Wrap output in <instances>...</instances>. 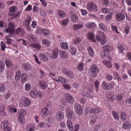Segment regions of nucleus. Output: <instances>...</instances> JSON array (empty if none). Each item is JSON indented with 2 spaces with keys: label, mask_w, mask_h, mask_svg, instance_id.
Segmentation results:
<instances>
[{
  "label": "nucleus",
  "mask_w": 131,
  "mask_h": 131,
  "mask_svg": "<svg viewBox=\"0 0 131 131\" xmlns=\"http://www.w3.org/2000/svg\"><path fill=\"white\" fill-rule=\"evenodd\" d=\"M48 109V108H45L42 110L41 114L42 117L47 115L49 112Z\"/></svg>",
  "instance_id": "obj_26"
},
{
  "label": "nucleus",
  "mask_w": 131,
  "mask_h": 131,
  "mask_svg": "<svg viewBox=\"0 0 131 131\" xmlns=\"http://www.w3.org/2000/svg\"><path fill=\"white\" fill-rule=\"evenodd\" d=\"M21 73L20 71H18L16 73V75L15 77V80L18 81L20 79L21 77Z\"/></svg>",
  "instance_id": "obj_32"
},
{
  "label": "nucleus",
  "mask_w": 131,
  "mask_h": 131,
  "mask_svg": "<svg viewBox=\"0 0 131 131\" xmlns=\"http://www.w3.org/2000/svg\"><path fill=\"white\" fill-rule=\"evenodd\" d=\"M125 15L122 13H118L116 14L115 18L118 21H121L125 19Z\"/></svg>",
  "instance_id": "obj_11"
},
{
  "label": "nucleus",
  "mask_w": 131,
  "mask_h": 131,
  "mask_svg": "<svg viewBox=\"0 0 131 131\" xmlns=\"http://www.w3.org/2000/svg\"><path fill=\"white\" fill-rule=\"evenodd\" d=\"M106 96L108 100L111 102H113L115 100L114 94V92L110 91L106 94Z\"/></svg>",
  "instance_id": "obj_12"
},
{
  "label": "nucleus",
  "mask_w": 131,
  "mask_h": 131,
  "mask_svg": "<svg viewBox=\"0 0 131 131\" xmlns=\"http://www.w3.org/2000/svg\"><path fill=\"white\" fill-rule=\"evenodd\" d=\"M15 32L17 34L19 33L23 34L25 33V31L23 29L18 28L16 30Z\"/></svg>",
  "instance_id": "obj_54"
},
{
  "label": "nucleus",
  "mask_w": 131,
  "mask_h": 131,
  "mask_svg": "<svg viewBox=\"0 0 131 131\" xmlns=\"http://www.w3.org/2000/svg\"><path fill=\"white\" fill-rule=\"evenodd\" d=\"M42 43L46 46H48L49 45V40L47 39H44L42 41Z\"/></svg>",
  "instance_id": "obj_59"
},
{
  "label": "nucleus",
  "mask_w": 131,
  "mask_h": 131,
  "mask_svg": "<svg viewBox=\"0 0 131 131\" xmlns=\"http://www.w3.org/2000/svg\"><path fill=\"white\" fill-rule=\"evenodd\" d=\"M96 39L98 41H100L101 44L103 45L106 42L107 39L106 38L103 32L100 36L97 35L96 36Z\"/></svg>",
  "instance_id": "obj_7"
},
{
  "label": "nucleus",
  "mask_w": 131,
  "mask_h": 131,
  "mask_svg": "<svg viewBox=\"0 0 131 131\" xmlns=\"http://www.w3.org/2000/svg\"><path fill=\"white\" fill-rule=\"evenodd\" d=\"M102 62L103 64L109 68H111L112 67V64L110 62L106 60H103Z\"/></svg>",
  "instance_id": "obj_28"
},
{
  "label": "nucleus",
  "mask_w": 131,
  "mask_h": 131,
  "mask_svg": "<svg viewBox=\"0 0 131 131\" xmlns=\"http://www.w3.org/2000/svg\"><path fill=\"white\" fill-rule=\"evenodd\" d=\"M25 114L21 113L19 115L18 117V122L22 124H23L25 122L24 115Z\"/></svg>",
  "instance_id": "obj_14"
},
{
  "label": "nucleus",
  "mask_w": 131,
  "mask_h": 131,
  "mask_svg": "<svg viewBox=\"0 0 131 131\" xmlns=\"http://www.w3.org/2000/svg\"><path fill=\"white\" fill-rule=\"evenodd\" d=\"M5 63L3 61H0V72H2L4 69Z\"/></svg>",
  "instance_id": "obj_39"
},
{
  "label": "nucleus",
  "mask_w": 131,
  "mask_h": 131,
  "mask_svg": "<svg viewBox=\"0 0 131 131\" xmlns=\"http://www.w3.org/2000/svg\"><path fill=\"white\" fill-rule=\"evenodd\" d=\"M82 24H75L74 25L73 29L74 31H77L83 27Z\"/></svg>",
  "instance_id": "obj_29"
},
{
  "label": "nucleus",
  "mask_w": 131,
  "mask_h": 131,
  "mask_svg": "<svg viewBox=\"0 0 131 131\" xmlns=\"http://www.w3.org/2000/svg\"><path fill=\"white\" fill-rule=\"evenodd\" d=\"M62 86L65 89L68 90H70L71 89V87L68 84H63Z\"/></svg>",
  "instance_id": "obj_63"
},
{
  "label": "nucleus",
  "mask_w": 131,
  "mask_h": 131,
  "mask_svg": "<svg viewBox=\"0 0 131 131\" xmlns=\"http://www.w3.org/2000/svg\"><path fill=\"white\" fill-rule=\"evenodd\" d=\"M86 8L89 11L91 12H96L97 10L96 4L92 2L87 3Z\"/></svg>",
  "instance_id": "obj_2"
},
{
  "label": "nucleus",
  "mask_w": 131,
  "mask_h": 131,
  "mask_svg": "<svg viewBox=\"0 0 131 131\" xmlns=\"http://www.w3.org/2000/svg\"><path fill=\"white\" fill-rule=\"evenodd\" d=\"M71 21L73 22H75L78 20V18L77 16L74 15H72L71 17Z\"/></svg>",
  "instance_id": "obj_41"
},
{
  "label": "nucleus",
  "mask_w": 131,
  "mask_h": 131,
  "mask_svg": "<svg viewBox=\"0 0 131 131\" xmlns=\"http://www.w3.org/2000/svg\"><path fill=\"white\" fill-rule=\"evenodd\" d=\"M67 126L68 129L72 130L73 129V126L71 121L70 120L67 121Z\"/></svg>",
  "instance_id": "obj_33"
},
{
  "label": "nucleus",
  "mask_w": 131,
  "mask_h": 131,
  "mask_svg": "<svg viewBox=\"0 0 131 131\" xmlns=\"http://www.w3.org/2000/svg\"><path fill=\"white\" fill-rule=\"evenodd\" d=\"M30 46L32 47L35 48L37 49H40L41 48V46L38 44H30Z\"/></svg>",
  "instance_id": "obj_58"
},
{
  "label": "nucleus",
  "mask_w": 131,
  "mask_h": 131,
  "mask_svg": "<svg viewBox=\"0 0 131 131\" xmlns=\"http://www.w3.org/2000/svg\"><path fill=\"white\" fill-rule=\"evenodd\" d=\"M94 84L95 88L96 89V92H97L98 91V89L99 85V81L97 80H96Z\"/></svg>",
  "instance_id": "obj_60"
},
{
  "label": "nucleus",
  "mask_w": 131,
  "mask_h": 131,
  "mask_svg": "<svg viewBox=\"0 0 131 131\" xmlns=\"http://www.w3.org/2000/svg\"><path fill=\"white\" fill-rule=\"evenodd\" d=\"M31 20V18L29 16L27 17V20L23 23V26L28 31H29L31 30L30 23Z\"/></svg>",
  "instance_id": "obj_8"
},
{
  "label": "nucleus",
  "mask_w": 131,
  "mask_h": 131,
  "mask_svg": "<svg viewBox=\"0 0 131 131\" xmlns=\"http://www.w3.org/2000/svg\"><path fill=\"white\" fill-rule=\"evenodd\" d=\"M111 28L112 30L115 31L116 33L117 34L119 33V32L118 31L117 27L115 26L112 25L111 26Z\"/></svg>",
  "instance_id": "obj_61"
},
{
  "label": "nucleus",
  "mask_w": 131,
  "mask_h": 131,
  "mask_svg": "<svg viewBox=\"0 0 131 131\" xmlns=\"http://www.w3.org/2000/svg\"><path fill=\"white\" fill-rule=\"evenodd\" d=\"M88 86L89 88H88V91L90 93H89V92H86L85 91L83 90L81 92V94L83 95L87 98L89 99L91 98L92 96L91 94L92 92V91L93 90V87L91 84L89 85Z\"/></svg>",
  "instance_id": "obj_3"
},
{
  "label": "nucleus",
  "mask_w": 131,
  "mask_h": 131,
  "mask_svg": "<svg viewBox=\"0 0 131 131\" xmlns=\"http://www.w3.org/2000/svg\"><path fill=\"white\" fill-rule=\"evenodd\" d=\"M64 97L68 103L72 104L74 102V98L69 93H66L64 95Z\"/></svg>",
  "instance_id": "obj_10"
},
{
  "label": "nucleus",
  "mask_w": 131,
  "mask_h": 131,
  "mask_svg": "<svg viewBox=\"0 0 131 131\" xmlns=\"http://www.w3.org/2000/svg\"><path fill=\"white\" fill-rule=\"evenodd\" d=\"M8 122L7 120H5L4 121L2 122L1 124V128L3 129L8 125Z\"/></svg>",
  "instance_id": "obj_40"
},
{
  "label": "nucleus",
  "mask_w": 131,
  "mask_h": 131,
  "mask_svg": "<svg viewBox=\"0 0 131 131\" xmlns=\"http://www.w3.org/2000/svg\"><path fill=\"white\" fill-rule=\"evenodd\" d=\"M69 20V19L68 18L63 19L61 22L62 25L63 26H66L68 23Z\"/></svg>",
  "instance_id": "obj_51"
},
{
  "label": "nucleus",
  "mask_w": 131,
  "mask_h": 131,
  "mask_svg": "<svg viewBox=\"0 0 131 131\" xmlns=\"http://www.w3.org/2000/svg\"><path fill=\"white\" fill-rule=\"evenodd\" d=\"M131 125L129 122L127 121L124 122L122 126L125 129L128 128L130 127Z\"/></svg>",
  "instance_id": "obj_30"
},
{
  "label": "nucleus",
  "mask_w": 131,
  "mask_h": 131,
  "mask_svg": "<svg viewBox=\"0 0 131 131\" xmlns=\"http://www.w3.org/2000/svg\"><path fill=\"white\" fill-rule=\"evenodd\" d=\"M28 39L31 43H35L37 42V40L35 36L31 34L27 35Z\"/></svg>",
  "instance_id": "obj_15"
},
{
  "label": "nucleus",
  "mask_w": 131,
  "mask_h": 131,
  "mask_svg": "<svg viewBox=\"0 0 131 131\" xmlns=\"http://www.w3.org/2000/svg\"><path fill=\"white\" fill-rule=\"evenodd\" d=\"M87 38L90 40L94 42H96L95 38L94 35L92 32H89L87 35Z\"/></svg>",
  "instance_id": "obj_13"
},
{
  "label": "nucleus",
  "mask_w": 131,
  "mask_h": 131,
  "mask_svg": "<svg viewBox=\"0 0 131 131\" xmlns=\"http://www.w3.org/2000/svg\"><path fill=\"white\" fill-rule=\"evenodd\" d=\"M2 109H1V110L0 111V114L2 116H7V113L5 111V107L4 106H2Z\"/></svg>",
  "instance_id": "obj_34"
},
{
  "label": "nucleus",
  "mask_w": 131,
  "mask_h": 131,
  "mask_svg": "<svg viewBox=\"0 0 131 131\" xmlns=\"http://www.w3.org/2000/svg\"><path fill=\"white\" fill-rule=\"evenodd\" d=\"M100 111V108L97 107H96L94 108H91L90 110V113L97 114L99 113Z\"/></svg>",
  "instance_id": "obj_18"
},
{
  "label": "nucleus",
  "mask_w": 131,
  "mask_h": 131,
  "mask_svg": "<svg viewBox=\"0 0 131 131\" xmlns=\"http://www.w3.org/2000/svg\"><path fill=\"white\" fill-rule=\"evenodd\" d=\"M6 86L5 85L2 83H0V91L3 92L5 90Z\"/></svg>",
  "instance_id": "obj_53"
},
{
  "label": "nucleus",
  "mask_w": 131,
  "mask_h": 131,
  "mask_svg": "<svg viewBox=\"0 0 131 131\" xmlns=\"http://www.w3.org/2000/svg\"><path fill=\"white\" fill-rule=\"evenodd\" d=\"M61 47L62 48L64 49H67L68 48V45L67 43L62 42L60 43Z\"/></svg>",
  "instance_id": "obj_31"
},
{
  "label": "nucleus",
  "mask_w": 131,
  "mask_h": 131,
  "mask_svg": "<svg viewBox=\"0 0 131 131\" xmlns=\"http://www.w3.org/2000/svg\"><path fill=\"white\" fill-rule=\"evenodd\" d=\"M66 75L71 79L73 78L74 77L73 72L70 70Z\"/></svg>",
  "instance_id": "obj_49"
},
{
  "label": "nucleus",
  "mask_w": 131,
  "mask_h": 131,
  "mask_svg": "<svg viewBox=\"0 0 131 131\" xmlns=\"http://www.w3.org/2000/svg\"><path fill=\"white\" fill-rule=\"evenodd\" d=\"M118 48L119 51L122 53H123L125 51V48L124 46L121 44L119 43L118 45Z\"/></svg>",
  "instance_id": "obj_37"
},
{
  "label": "nucleus",
  "mask_w": 131,
  "mask_h": 131,
  "mask_svg": "<svg viewBox=\"0 0 131 131\" xmlns=\"http://www.w3.org/2000/svg\"><path fill=\"white\" fill-rule=\"evenodd\" d=\"M86 27L89 28H95L96 27V25L94 23H88L86 25Z\"/></svg>",
  "instance_id": "obj_35"
},
{
  "label": "nucleus",
  "mask_w": 131,
  "mask_h": 131,
  "mask_svg": "<svg viewBox=\"0 0 131 131\" xmlns=\"http://www.w3.org/2000/svg\"><path fill=\"white\" fill-rule=\"evenodd\" d=\"M82 41L81 39L79 37L75 38L73 40L72 43L73 45H76L80 43Z\"/></svg>",
  "instance_id": "obj_24"
},
{
  "label": "nucleus",
  "mask_w": 131,
  "mask_h": 131,
  "mask_svg": "<svg viewBox=\"0 0 131 131\" xmlns=\"http://www.w3.org/2000/svg\"><path fill=\"white\" fill-rule=\"evenodd\" d=\"M123 94H121L118 95L116 97V99L117 102L121 104H122L123 103L124 101L123 100Z\"/></svg>",
  "instance_id": "obj_20"
},
{
  "label": "nucleus",
  "mask_w": 131,
  "mask_h": 131,
  "mask_svg": "<svg viewBox=\"0 0 131 131\" xmlns=\"http://www.w3.org/2000/svg\"><path fill=\"white\" fill-rule=\"evenodd\" d=\"M88 51L89 55L91 57L94 56V51L93 48L91 47L88 46Z\"/></svg>",
  "instance_id": "obj_25"
},
{
  "label": "nucleus",
  "mask_w": 131,
  "mask_h": 131,
  "mask_svg": "<svg viewBox=\"0 0 131 131\" xmlns=\"http://www.w3.org/2000/svg\"><path fill=\"white\" fill-rule=\"evenodd\" d=\"M121 118L122 120L123 121H124L127 118V115L125 113L122 112L121 113Z\"/></svg>",
  "instance_id": "obj_52"
},
{
  "label": "nucleus",
  "mask_w": 131,
  "mask_h": 131,
  "mask_svg": "<svg viewBox=\"0 0 131 131\" xmlns=\"http://www.w3.org/2000/svg\"><path fill=\"white\" fill-rule=\"evenodd\" d=\"M72 111L70 109L66 110V116L68 118H71L73 116Z\"/></svg>",
  "instance_id": "obj_23"
},
{
  "label": "nucleus",
  "mask_w": 131,
  "mask_h": 131,
  "mask_svg": "<svg viewBox=\"0 0 131 131\" xmlns=\"http://www.w3.org/2000/svg\"><path fill=\"white\" fill-rule=\"evenodd\" d=\"M99 28L104 31H106L107 30L106 27L102 24H100L99 25Z\"/></svg>",
  "instance_id": "obj_48"
},
{
  "label": "nucleus",
  "mask_w": 131,
  "mask_h": 131,
  "mask_svg": "<svg viewBox=\"0 0 131 131\" xmlns=\"http://www.w3.org/2000/svg\"><path fill=\"white\" fill-rule=\"evenodd\" d=\"M64 115L63 113L61 111L57 113L56 119L58 121H61L63 119Z\"/></svg>",
  "instance_id": "obj_16"
},
{
  "label": "nucleus",
  "mask_w": 131,
  "mask_h": 131,
  "mask_svg": "<svg viewBox=\"0 0 131 131\" xmlns=\"http://www.w3.org/2000/svg\"><path fill=\"white\" fill-rule=\"evenodd\" d=\"M39 85L41 89H45L47 88L46 82L43 81H40L39 82Z\"/></svg>",
  "instance_id": "obj_22"
},
{
  "label": "nucleus",
  "mask_w": 131,
  "mask_h": 131,
  "mask_svg": "<svg viewBox=\"0 0 131 131\" xmlns=\"http://www.w3.org/2000/svg\"><path fill=\"white\" fill-rule=\"evenodd\" d=\"M39 57L40 59L44 61H47L48 60V59L47 57L43 53L40 54Z\"/></svg>",
  "instance_id": "obj_27"
},
{
  "label": "nucleus",
  "mask_w": 131,
  "mask_h": 131,
  "mask_svg": "<svg viewBox=\"0 0 131 131\" xmlns=\"http://www.w3.org/2000/svg\"><path fill=\"white\" fill-rule=\"evenodd\" d=\"M112 114L115 119L118 120L119 118V117L118 114L115 112L113 111Z\"/></svg>",
  "instance_id": "obj_55"
},
{
  "label": "nucleus",
  "mask_w": 131,
  "mask_h": 131,
  "mask_svg": "<svg viewBox=\"0 0 131 131\" xmlns=\"http://www.w3.org/2000/svg\"><path fill=\"white\" fill-rule=\"evenodd\" d=\"M59 55L62 59H66L68 58V55L67 53L65 51L61 50L60 51Z\"/></svg>",
  "instance_id": "obj_17"
},
{
  "label": "nucleus",
  "mask_w": 131,
  "mask_h": 131,
  "mask_svg": "<svg viewBox=\"0 0 131 131\" xmlns=\"http://www.w3.org/2000/svg\"><path fill=\"white\" fill-rule=\"evenodd\" d=\"M90 71L91 75L92 77H94L96 76L97 73L99 72V69L96 65L94 64L91 66Z\"/></svg>",
  "instance_id": "obj_4"
},
{
  "label": "nucleus",
  "mask_w": 131,
  "mask_h": 131,
  "mask_svg": "<svg viewBox=\"0 0 131 131\" xmlns=\"http://www.w3.org/2000/svg\"><path fill=\"white\" fill-rule=\"evenodd\" d=\"M102 13L104 14H106L110 11V9L107 8H103L101 10Z\"/></svg>",
  "instance_id": "obj_57"
},
{
  "label": "nucleus",
  "mask_w": 131,
  "mask_h": 131,
  "mask_svg": "<svg viewBox=\"0 0 131 131\" xmlns=\"http://www.w3.org/2000/svg\"><path fill=\"white\" fill-rule=\"evenodd\" d=\"M70 52L72 54H75L77 52L76 48L73 46H71L70 47Z\"/></svg>",
  "instance_id": "obj_36"
},
{
  "label": "nucleus",
  "mask_w": 131,
  "mask_h": 131,
  "mask_svg": "<svg viewBox=\"0 0 131 131\" xmlns=\"http://www.w3.org/2000/svg\"><path fill=\"white\" fill-rule=\"evenodd\" d=\"M114 82H112L111 83L108 84V89L107 90H109L113 89L114 86Z\"/></svg>",
  "instance_id": "obj_46"
},
{
  "label": "nucleus",
  "mask_w": 131,
  "mask_h": 131,
  "mask_svg": "<svg viewBox=\"0 0 131 131\" xmlns=\"http://www.w3.org/2000/svg\"><path fill=\"white\" fill-rule=\"evenodd\" d=\"M42 33L45 36H47L48 35V30L46 29H42L41 30Z\"/></svg>",
  "instance_id": "obj_47"
},
{
  "label": "nucleus",
  "mask_w": 131,
  "mask_h": 131,
  "mask_svg": "<svg viewBox=\"0 0 131 131\" xmlns=\"http://www.w3.org/2000/svg\"><path fill=\"white\" fill-rule=\"evenodd\" d=\"M58 12L59 16L61 18H64L66 16V14L63 11L59 10Z\"/></svg>",
  "instance_id": "obj_38"
},
{
  "label": "nucleus",
  "mask_w": 131,
  "mask_h": 131,
  "mask_svg": "<svg viewBox=\"0 0 131 131\" xmlns=\"http://www.w3.org/2000/svg\"><path fill=\"white\" fill-rule=\"evenodd\" d=\"M109 47L110 46L108 45L104 46L103 48L105 49L100 54L102 58H105L108 56L110 53Z\"/></svg>",
  "instance_id": "obj_6"
},
{
  "label": "nucleus",
  "mask_w": 131,
  "mask_h": 131,
  "mask_svg": "<svg viewBox=\"0 0 131 131\" xmlns=\"http://www.w3.org/2000/svg\"><path fill=\"white\" fill-rule=\"evenodd\" d=\"M58 50L57 49H54L52 52V58L53 59L57 58L58 56Z\"/></svg>",
  "instance_id": "obj_21"
},
{
  "label": "nucleus",
  "mask_w": 131,
  "mask_h": 131,
  "mask_svg": "<svg viewBox=\"0 0 131 131\" xmlns=\"http://www.w3.org/2000/svg\"><path fill=\"white\" fill-rule=\"evenodd\" d=\"M17 10V8L16 6L12 7L9 8V15L11 16L10 18L11 19H14L18 16H19L20 13L19 11H18L15 13H14Z\"/></svg>",
  "instance_id": "obj_1"
},
{
  "label": "nucleus",
  "mask_w": 131,
  "mask_h": 131,
  "mask_svg": "<svg viewBox=\"0 0 131 131\" xmlns=\"http://www.w3.org/2000/svg\"><path fill=\"white\" fill-rule=\"evenodd\" d=\"M62 70L63 72L66 75L70 70L69 69L64 67L62 68Z\"/></svg>",
  "instance_id": "obj_62"
},
{
  "label": "nucleus",
  "mask_w": 131,
  "mask_h": 131,
  "mask_svg": "<svg viewBox=\"0 0 131 131\" xmlns=\"http://www.w3.org/2000/svg\"><path fill=\"white\" fill-rule=\"evenodd\" d=\"M15 24L13 22H10L8 24V27L4 30V32L13 34L15 29Z\"/></svg>",
  "instance_id": "obj_5"
},
{
  "label": "nucleus",
  "mask_w": 131,
  "mask_h": 131,
  "mask_svg": "<svg viewBox=\"0 0 131 131\" xmlns=\"http://www.w3.org/2000/svg\"><path fill=\"white\" fill-rule=\"evenodd\" d=\"M84 64L83 63H80L78 66L77 69L80 71H82L84 69Z\"/></svg>",
  "instance_id": "obj_45"
},
{
  "label": "nucleus",
  "mask_w": 131,
  "mask_h": 131,
  "mask_svg": "<svg viewBox=\"0 0 131 131\" xmlns=\"http://www.w3.org/2000/svg\"><path fill=\"white\" fill-rule=\"evenodd\" d=\"M58 79L59 81L62 83H64L66 82V80L65 78H63L60 77H58Z\"/></svg>",
  "instance_id": "obj_64"
},
{
  "label": "nucleus",
  "mask_w": 131,
  "mask_h": 131,
  "mask_svg": "<svg viewBox=\"0 0 131 131\" xmlns=\"http://www.w3.org/2000/svg\"><path fill=\"white\" fill-rule=\"evenodd\" d=\"M36 91L35 90H33L31 91L30 93V95L33 98H35L36 96Z\"/></svg>",
  "instance_id": "obj_56"
},
{
  "label": "nucleus",
  "mask_w": 131,
  "mask_h": 131,
  "mask_svg": "<svg viewBox=\"0 0 131 131\" xmlns=\"http://www.w3.org/2000/svg\"><path fill=\"white\" fill-rule=\"evenodd\" d=\"M75 111L77 114L81 115L83 112V109L82 106L78 103H76L74 105Z\"/></svg>",
  "instance_id": "obj_9"
},
{
  "label": "nucleus",
  "mask_w": 131,
  "mask_h": 131,
  "mask_svg": "<svg viewBox=\"0 0 131 131\" xmlns=\"http://www.w3.org/2000/svg\"><path fill=\"white\" fill-rule=\"evenodd\" d=\"M24 69L25 70L28 71L31 68V66L29 64H25L23 65Z\"/></svg>",
  "instance_id": "obj_43"
},
{
  "label": "nucleus",
  "mask_w": 131,
  "mask_h": 131,
  "mask_svg": "<svg viewBox=\"0 0 131 131\" xmlns=\"http://www.w3.org/2000/svg\"><path fill=\"white\" fill-rule=\"evenodd\" d=\"M8 110L10 113H13L17 111V109L15 108V107L13 105H10L8 107Z\"/></svg>",
  "instance_id": "obj_19"
},
{
  "label": "nucleus",
  "mask_w": 131,
  "mask_h": 131,
  "mask_svg": "<svg viewBox=\"0 0 131 131\" xmlns=\"http://www.w3.org/2000/svg\"><path fill=\"white\" fill-rule=\"evenodd\" d=\"M6 66L8 67H12L13 65L12 62L8 60H6L5 61Z\"/></svg>",
  "instance_id": "obj_42"
},
{
  "label": "nucleus",
  "mask_w": 131,
  "mask_h": 131,
  "mask_svg": "<svg viewBox=\"0 0 131 131\" xmlns=\"http://www.w3.org/2000/svg\"><path fill=\"white\" fill-rule=\"evenodd\" d=\"M27 76L26 74L25 73L23 74L22 76L21 80L23 83L25 82L27 80Z\"/></svg>",
  "instance_id": "obj_44"
},
{
  "label": "nucleus",
  "mask_w": 131,
  "mask_h": 131,
  "mask_svg": "<svg viewBox=\"0 0 131 131\" xmlns=\"http://www.w3.org/2000/svg\"><path fill=\"white\" fill-rule=\"evenodd\" d=\"M102 86L103 88L105 90H107L108 84L105 81H103L102 83Z\"/></svg>",
  "instance_id": "obj_50"
}]
</instances>
